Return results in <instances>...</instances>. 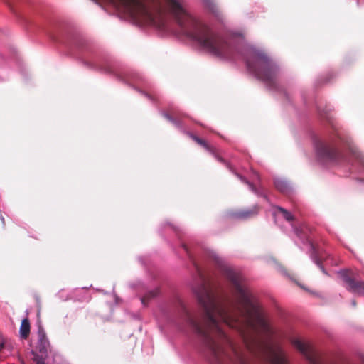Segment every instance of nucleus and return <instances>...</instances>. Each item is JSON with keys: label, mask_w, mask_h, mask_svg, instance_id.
<instances>
[{"label": "nucleus", "mask_w": 364, "mask_h": 364, "mask_svg": "<svg viewBox=\"0 0 364 364\" xmlns=\"http://www.w3.org/2000/svg\"><path fill=\"white\" fill-rule=\"evenodd\" d=\"M210 257L230 282L232 296L215 287L194 264L197 276L192 289L198 311L193 314L181 300L178 301V311L181 318L201 338L211 363L252 364L256 359L263 364H288L280 348H272L257 339V334L269 332L270 328L262 306L243 285L242 275L225 265L217 254L211 253ZM291 343L310 364H323L311 346L299 339Z\"/></svg>", "instance_id": "f257e3e1"}, {"label": "nucleus", "mask_w": 364, "mask_h": 364, "mask_svg": "<svg viewBox=\"0 0 364 364\" xmlns=\"http://www.w3.org/2000/svg\"><path fill=\"white\" fill-rule=\"evenodd\" d=\"M183 35L196 41L206 52L222 59L233 58L237 48L227 38L190 15L183 0H166Z\"/></svg>", "instance_id": "f03ea898"}, {"label": "nucleus", "mask_w": 364, "mask_h": 364, "mask_svg": "<svg viewBox=\"0 0 364 364\" xmlns=\"http://www.w3.org/2000/svg\"><path fill=\"white\" fill-rule=\"evenodd\" d=\"M248 68L269 87H274L279 73L277 65L264 52L255 51L247 60Z\"/></svg>", "instance_id": "7ed1b4c3"}, {"label": "nucleus", "mask_w": 364, "mask_h": 364, "mask_svg": "<svg viewBox=\"0 0 364 364\" xmlns=\"http://www.w3.org/2000/svg\"><path fill=\"white\" fill-rule=\"evenodd\" d=\"M316 149L318 156L326 160L335 161L338 159L341 155L335 144L326 141H318Z\"/></svg>", "instance_id": "20e7f679"}, {"label": "nucleus", "mask_w": 364, "mask_h": 364, "mask_svg": "<svg viewBox=\"0 0 364 364\" xmlns=\"http://www.w3.org/2000/svg\"><path fill=\"white\" fill-rule=\"evenodd\" d=\"M342 278L347 284L346 289L358 295H364V281L358 280L355 277L348 271L342 272Z\"/></svg>", "instance_id": "39448f33"}, {"label": "nucleus", "mask_w": 364, "mask_h": 364, "mask_svg": "<svg viewBox=\"0 0 364 364\" xmlns=\"http://www.w3.org/2000/svg\"><path fill=\"white\" fill-rule=\"evenodd\" d=\"M187 135L192 139L198 145L203 146L205 150L209 151L213 156H214L218 161L221 162H224V159L221 158L218 154V151L217 149L211 145H210L204 139L197 136L191 132H187Z\"/></svg>", "instance_id": "423d86ee"}, {"label": "nucleus", "mask_w": 364, "mask_h": 364, "mask_svg": "<svg viewBox=\"0 0 364 364\" xmlns=\"http://www.w3.org/2000/svg\"><path fill=\"white\" fill-rule=\"evenodd\" d=\"M187 135L192 139L198 145L203 146L205 150L209 151L213 156H214L218 161L221 162H224V159L221 158L218 154V151L217 149L211 145H210L204 139L197 136L191 132H187Z\"/></svg>", "instance_id": "0eeeda50"}, {"label": "nucleus", "mask_w": 364, "mask_h": 364, "mask_svg": "<svg viewBox=\"0 0 364 364\" xmlns=\"http://www.w3.org/2000/svg\"><path fill=\"white\" fill-rule=\"evenodd\" d=\"M38 349L42 353H47L49 348L50 343L48 339L46 337V333L44 329L40 326L38 332Z\"/></svg>", "instance_id": "6e6552de"}, {"label": "nucleus", "mask_w": 364, "mask_h": 364, "mask_svg": "<svg viewBox=\"0 0 364 364\" xmlns=\"http://www.w3.org/2000/svg\"><path fill=\"white\" fill-rule=\"evenodd\" d=\"M260 210V207L257 205L243 210H240L235 213L236 218L239 219H248L257 215Z\"/></svg>", "instance_id": "1a4fd4ad"}, {"label": "nucleus", "mask_w": 364, "mask_h": 364, "mask_svg": "<svg viewBox=\"0 0 364 364\" xmlns=\"http://www.w3.org/2000/svg\"><path fill=\"white\" fill-rule=\"evenodd\" d=\"M30 322L28 318H24L21 321V324L20 326V335L21 337L23 339H26L30 333Z\"/></svg>", "instance_id": "9d476101"}, {"label": "nucleus", "mask_w": 364, "mask_h": 364, "mask_svg": "<svg viewBox=\"0 0 364 364\" xmlns=\"http://www.w3.org/2000/svg\"><path fill=\"white\" fill-rule=\"evenodd\" d=\"M159 294V288H156L151 291H149L141 299V303L144 305H147L150 300L156 297Z\"/></svg>", "instance_id": "9b49d317"}, {"label": "nucleus", "mask_w": 364, "mask_h": 364, "mask_svg": "<svg viewBox=\"0 0 364 364\" xmlns=\"http://www.w3.org/2000/svg\"><path fill=\"white\" fill-rule=\"evenodd\" d=\"M275 188L282 193H288L289 191V185L286 181L282 180H275L274 181Z\"/></svg>", "instance_id": "f8f14e48"}, {"label": "nucleus", "mask_w": 364, "mask_h": 364, "mask_svg": "<svg viewBox=\"0 0 364 364\" xmlns=\"http://www.w3.org/2000/svg\"><path fill=\"white\" fill-rule=\"evenodd\" d=\"M275 208L279 213H280L282 215L283 218L287 221L291 222L294 220V215L290 212L287 210L286 209H284L280 206H276Z\"/></svg>", "instance_id": "ddd939ff"}, {"label": "nucleus", "mask_w": 364, "mask_h": 364, "mask_svg": "<svg viewBox=\"0 0 364 364\" xmlns=\"http://www.w3.org/2000/svg\"><path fill=\"white\" fill-rule=\"evenodd\" d=\"M206 6L213 12V13H217L218 9L216 5L213 1L211 0H207L206 1Z\"/></svg>", "instance_id": "4468645a"}, {"label": "nucleus", "mask_w": 364, "mask_h": 364, "mask_svg": "<svg viewBox=\"0 0 364 364\" xmlns=\"http://www.w3.org/2000/svg\"><path fill=\"white\" fill-rule=\"evenodd\" d=\"M0 220H1V228H4L5 225H6V223H5V219H4V216L2 215H0Z\"/></svg>", "instance_id": "2eb2a0df"}, {"label": "nucleus", "mask_w": 364, "mask_h": 364, "mask_svg": "<svg viewBox=\"0 0 364 364\" xmlns=\"http://www.w3.org/2000/svg\"><path fill=\"white\" fill-rule=\"evenodd\" d=\"M4 347V338H2L1 336H0V351L1 350V349Z\"/></svg>", "instance_id": "dca6fc26"}, {"label": "nucleus", "mask_w": 364, "mask_h": 364, "mask_svg": "<svg viewBox=\"0 0 364 364\" xmlns=\"http://www.w3.org/2000/svg\"><path fill=\"white\" fill-rule=\"evenodd\" d=\"M316 263L320 267L321 269L322 270V272L324 273V274H326L325 269H323V267L321 266V264H320L319 261L316 260Z\"/></svg>", "instance_id": "f3484780"}, {"label": "nucleus", "mask_w": 364, "mask_h": 364, "mask_svg": "<svg viewBox=\"0 0 364 364\" xmlns=\"http://www.w3.org/2000/svg\"><path fill=\"white\" fill-rule=\"evenodd\" d=\"M245 182H246L247 183H248V185L250 186V187L251 188V189H252L253 191L256 192V188H255V187L252 183H249V182H247V181H245Z\"/></svg>", "instance_id": "a211bd4d"}, {"label": "nucleus", "mask_w": 364, "mask_h": 364, "mask_svg": "<svg viewBox=\"0 0 364 364\" xmlns=\"http://www.w3.org/2000/svg\"><path fill=\"white\" fill-rule=\"evenodd\" d=\"M183 248L185 249V250L186 251L187 253H188V247L186 245H183Z\"/></svg>", "instance_id": "6ab92c4d"}, {"label": "nucleus", "mask_w": 364, "mask_h": 364, "mask_svg": "<svg viewBox=\"0 0 364 364\" xmlns=\"http://www.w3.org/2000/svg\"><path fill=\"white\" fill-rule=\"evenodd\" d=\"M167 118L168 120L173 122V119H172V117L167 116Z\"/></svg>", "instance_id": "aec40b11"}, {"label": "nucleus", "mask_w": 364, "mask_h": 364, "mask_svg": "<svg viewBox=\"0 0 364 364\" xmlns=\"http://www.w3.org/2000/svg\"><path fill=\"white\" fill-rule=\"evenodd\" d=\"M352 304H353L354 306H356V302H355V301H354V300H353V301H352Z\"/></svg>", "instance_id": "412c9836"}, {"label": "nucleus", "mask_w": 364, "mask_h": 364, "mask_svg": "<svg viewBox=\"0 0 364 364\" xmlns=\"http://www.w3.org/2000/svg\"><path fill=\"white\" fill-rule=\"evenodd\" d=\"M37 364H45V363H44V362H43V361H38V362L37 363Z\"/></svg>", "instance_id": "4be33fe9"}]
</instances>
